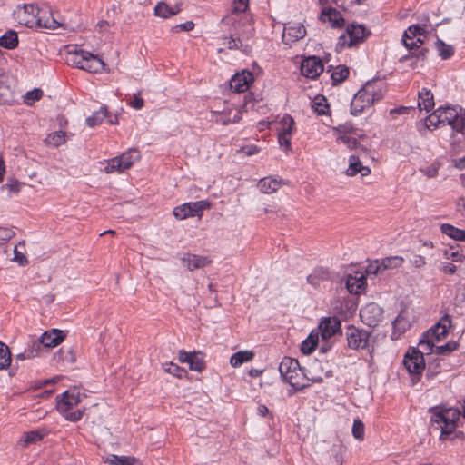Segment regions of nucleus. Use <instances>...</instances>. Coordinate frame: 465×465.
<instances>
[{"label":"nucleus","instance_id":"nucleus-37","mask_svg":"<svg viewBox=\"0 0 465 465\" xmlns=\"http://www.w3.org/2000/svg\"><path fill=\"white\" fill-rule=\"evenodd\" d=\"M38 27H45L48 29H56L61 26V24L58 23L51 15V13L47 10L40 9V21L37 24Z\"/></svg>","mask_w":465,"mask_h":465},{"label":"nucleus","instance_id":"nucleus-6","mask_svg":"<svg viewBox=\"0 0 465 465\" xmlns=\"http://www.w3.org/2000/svg\"><path fill=\"white\" fill-rule=\"evenodd\" d=\"M80 401V392L75 389L68 390L56 397V409L65 420L75 422L84 415V411L76 408Z\"/></svg>","mask_w":465,"mask_h":465},{"label":"nucleus","instance_id":"nucleus-1","mask_svg":"<svg viewBox=\"0 0 465 465\" xmlns=\"http://www.w3.org/2000/svg\"><path fill=\"white\" fill-rule=\"evenodd\" d=\"M279 371L283 380L288 382L294 391H300L310 386V381L312 382H322L323 377L321 375L311 374L307 377L300 367L297 360L285 357L279 365Z\"/></svg>","mask_w":465,"mask_h":465},{"label":"nucleus","instance_id":"nucleus-36","mask_svg":"<svg viewBox=\"0 0 465 465\" xmlns=\"http://www.w3.org/2000/svg\"><path fill=\"white\" fill-rule=\"evenodd\" d=\"M140 157V153L135 149H131L117 156L124 171L129 169L135 162L139 161Z\"/></svg>","mask_w":465,"mask_h":465},{"label":"nucleus","instance_id":"nucleus-53","mask_svg":"<svg viewBox=\"0 0 465 465\" xmlns=\"http://www.w3.org/2000/svg\"><path fill=\"white\" fill-rule=\"evenodd\" d=\"M163 369L166 372L173 374V376H176L178 378H182L186 373V371L184 369L180 368L177 364H174L173 362L164 363Z\"/></svg>","mask_w":465,"mask_h":465},{"label":"nucleus","instance_id":"nucleus-12","mask_svg":"<svg viewBox=\"0 0 465 465\" xmlns=\"http://www.w3.org/2000/svg\"><path fill=\"white\" fill-rule=\"evenodd\" d=\"M16 20L27 27L37 26L40 21V9L34 5H25L15 12Z\"/></svg>","mask_w":465,"mask_h":465},{"label":"nucleus","instance_id":"nucleus-26","mask_svg":"<svg viewBox=\"0 0 465 465\" xmlns=\"http://www.w3.org/2000/svg\"><path fill=\"white\" fill-rule=\"evenodd\" d=\"M391 339L398 340L403 336L407 329V313L401 310L395 320L392 322Z\"/></svg>","mask_w":465,"mask_h":465},{"label":"nucleus","instance_id":"nucleus-19","mask_svg":"<svg viewBox=\"0 0 465 465\" xmlns=\"http://www.w3.org/2000/svg\"><path fill=\"white\" fill-rule=\"evenodd\" d=\"M253 81V74L249 71H242L240 74H236L230 81L231 89L236 93H243L247 91L250 84Z\"/></svg>","mask_w":465,"mask_h":465},{"label":"nucleus","instance_id":"nucleus-9","mask_svg":"<svg viewBox=\"0 0 465 465\" xmlns=\"http://www.w3.org/2000/svg\"><path fill=\"white\" fill-rule=\"evenodd\" d=\"M371 32L362 25L351 24L345 33L340 35L338 46L341 48L353 47L363 43Z\"/></svg>","mask_w":465,"mask_h":465},{"label":"nucleus","instance_id":"nucleus-22","mask_svg":"<svg viewBox=\"0 0 465 465\" xmlns=\"http://www.w3.org/2000/svg\"><path fill=\"white\" fill-rule=\"evenodd\" d=\"M322 337L328 339L341 331V322L336 317H329L322 321L320 324Z\"/></svg>","mask_w":465,"mask_h":465},{"label":"nucleus","instance_id":"nucleus-23","mask_svg":"<svg viewBox=\"0 0 465 465\" xmlns=\"http://www.w3.org/2000/svg\"><path fill=\"white\" fill-rule=\"evenodd\" d=\"M345 173L348 176H355L360 173L362 177H365L371 173V169L368 166L363 165L358 156L351 155Z\"/></svg>","mask_w":465,"mask_h":465},{"label":"nucleus","instance_id":"nucleus-40","mask_svg":"<svg viewBox=\"0 0 465 465\" xmlns=\"http://www.w3.org/2000/svg\"><path fill=\"white\" fill-rule=\"evenodd\" d=\"M322 16L327 18L333 27L341 28L344 24L341 14L334 8H330L323 12Z\"/></svg>","mask_w":465,"mask_h":465},{"label":"nucleus","instance_id":"nucleus-38","mask_svg":"<svg viewBox=\"0 0 465 465\" xmlns=\"http://www.w3.org/2000/svg\"><path fill=\"white\" fill-rule=\"evenodd\" d=\"M441 232L453 240L465 242V230L459 229L449 223L440 225Z\"/></svg>","mask_w":465,"mask_h":465},{"label":"nucleus","instance_id":"nucleus-5","mask_svg":"<svg viewBox=\"0 0 465 465\" xmlns=\"http://www.w3.org/2000/svg\"><path fill=\"white\" fill-rule=\"evenodd\" d=\"M383 94L376 82H368L357 92L351 103V114L358 115L375 102L380 101Z\"/></svg>","mask_w":465,"mask_h":465},{"label":"nucleus","instance_id":"nucleus-59","mask_svg":"<svg viewBox=\"0 0 465 465\" xmlns=\"http://www.w3.org/2000/svg\"><path fill=\"white\" fill-rule=\"evenodd\" d=\"M129 104L136 110H140L143 107L144 102L143 98L139 96V94H135L133 95L132 99L129 102Z\"/></svg>","mask_w":465,"mask_h":465},{"label":"nucleus","instance_id":"nucleus-61","mask_svg":"<svg viewBox=\"0 0 465 465\" xmlns=\"http://www.w3.org/2000/svg\"><path fill=\"white\" fill-rule=\"evenodd\" d=\"M194 27V24L193 22L192 21H187L185 23H183V24H180V25H177L175 26H173L172 28V30L173 32H178V31H191L193 30Z\"/></svg>","mask_w":465,"mask_h":465},{"label":"nucleus","instance_id":"nucleus-50","mask_svg":"<svg viewBox=\"0 0 465 465\" xmlns=\"http://www.w3.org/2000/svg\"><path fill=\"white\" fill-rule=\"evenodd\" d=\"M124 169L122 168L121 163L117 157L112 158L111 160L106 162V164L104 168V172L106 173H112L114 172L122 173Z\"/></svg>","mask_w":465,"mask_h":465},{"label":"nucleus","instance_id":"nucleus-33","mask_svg":"<svg viewBox=\"0 0 465 465\" xmlns=\"http://www.w3.org/2000/svg\"><path fill=\"white\" fill-rule=\"evenodd\" d=\"M282 180L273 177H264L258 183V187L263 193H272L282 185Z\"/></svg>","mask_w":465,"mask_h":465},{"label":"nucleus","instance_id":"nucleus-55","mask_svg":"<svg viewBox=\"0 0 465 465\" xmlns=\"http://www.w3.org/2000/svg\"><path fill=\"white\" fill-rule=\"evenodd\" d=\"M458 348V343L456 341H448L446 344L442 346H437L435 349V352L439 355L447 354Z\"/></svg>","mask_w":465,"mask_h":465},{"label":"nucleus","instance_id":"nucleus-28","mask_svg":"<svg viewBox=\"0 0 465 465\" xmlns=\"http://www.w3.org/2000/svg\"><path fill=\"white\" fill-rule=\"evenodd\" d=\"M366 285L365 276L363 274L360 275H349L346 280V288L349 292L352 294L361 293Z\"/></svg>","mask_w":465,"mask_h":465},{"label":"nucleus","instance_id":"nucleus-60","mask_svg":"<svg viewBox=\"0 0 465 465\" xmlns=\"http://www.w3.org/2000/svg\"><path fill=\"white\" fill-rule=\"evenodd\" d=\"M292 134H283L278 133V142L281 146H284L286 150L291 148Z\"/></svg>","mask_w":465,"mask_h":465},{"label":"nucleus","instance_id":"nucleus-3","mask_svg":"<svg viewBox=\"0 0 465 465\" xmlns=\"http://www.w3.org/2000/svg\"><path fill=\"white\" fill-rule=\"evenodd\" d=\"M427 24L409 25V35L413 37L417 36L416 41L409 42V66L412 68H419L423 65L425 60V53L427 49L421 47L424 39L427 37ZM409 35V40H411Z\"/></svg>","mask_w":465,"mask_h":465},{"label":"nucleus","instance_id":"nucleus-7","mask_svg":"<svg viewBox=\"0 0 465 465\" xmlns=\"http://www.w3.org/2000/svg\"><path fill=\"white\" fill-rule=\"evenodd\" d=\"M460 411L458 408H441L435 412L432 420L440 424L441 438L451 434L457 427V422L460 417Z\"/></svg>","mask_w":465,"mask_h":465},{"label":"nucleus","instance_id":"nucleus-14","mask_svg":"<svg viewBox=\"0 0 465 465\" xmlns=\"http://www.w3.org/2000/svg\"><path fill=\"white\" fill-rule=\"evenodd\" d=\"M383 311L377 303L371 302L362 307L360 311L361 322L370 326L375 327L382 320Z\"/></svg>","mask_w":465,"mask_h":465},{"label":"nucleus","instance_id":"nucleus-34","mask_svg":"<svg viewBox=\"0 0 465 465\" xmlns=\"http://www.w3.org/2000/svg\"><path fill=\"white\" fill-rule=\"evenodd\" d=\"M104 462L111 465H140L139 460L131 456L110 454L104 458Z\"/></svg>","mask_w":465,"mask_h":465},{"label":"nucleus","instance_id":"nucleus-49","mask_svg":"<svg viewBox=\"0 0 465 465\" xmlns=\"http://www.w3.org/2000/svg\"><path fill=\"white\" fill-rule=\"evenodd\" d=\"M436 48L439 55L442 59H448L454 54V48L452 45L445 44L441 40H438L436 43Z\"/></svg>","mask_w":465,"mask_h":465},{"label":"nucleus","instance_id":"nucleus-20","mask_svg":"<svg viewBox=\"0 0 465 465\" xmlns=\"http://www.w3.org/2000/svg\"><path fill=\"white\" fill-rule=\"evenodd\" d=\"M451 320L449 315H445L441 320L431 327L427 332L426 337H430L435 341H440L448 332L447 324L450 325Z\"/></svg>","mask_w":465,"mask_h":465},{"label":"nucleus","instance_id":"nucleus-44","mask_svg":"<svg viewBox=\"0 0 465 465\" xmlns=\"http://www.w3.org/2000/svg\"><path fill=\"white\" fill-rule=\"evenodd\" d=\"M107 116V109L101 107L98 111L94 112L91 116L86 118V124L89 127L99 125Z\"/></svg>","mask_w":465,"mask_h":465},{"label":"nucleus","instance_id":"nucleus-4","mask_svg":"<svg viewBox=\"0 0 465 465\" xmlns=\"http://www.w3.org/2000/svg\"><path fill=\"white\" fill-rule=\"evenodd\" d=\"M428 121L433 127L450 125L453 131L465 134V115L455 107L440 106L428 116Z\"/></svg>","mask_w":465,"mask_h":465},{"label":"nucleus","instance_id":"nucleus-25","mask_svg":"<svg viewBox=\"0 0 465 465\" xmlns=\"http://www.w3.org/2000/svg\"><path fill=\"white\" fill-rule=\"evenodd\" d=\"M215 122L223 125H227L230 123H237L242 118L239 109H227L223 112H215Z\"/></svg>","mask_w":465,"mask_h":465},{"label":"nucleus","instance_id":"nucleus-10","mask_svg":"<svg viewBox=\"0 0 465 465\" xmlns=\"http://www.w3.org/2000/svg\"><path fill=\"white\" fill-rule=\"evenodd\" d=\"M229 35H223L221 38L222 45L230 50H241L243 47L242 37H249L251 35V27L235 25L234 26H225Z\"/></svg>","mask_w":465,"mask_h":465},{"label":"nucleus","instance_id":"nucleus-51","mask_svg":"<svg viewBox=\"0 0 465 465\" xmlns=\"http://www.w3.org/2000/svg\"><path fill=\"white\" fill-rule=\"evenodd\" d=\"M352 435L358 440L364 439L365 427L363 422L360 419H355L352 425Z\"/></svg>","mask_w":465,"mask_h":465},{"label":"nucleus","instance_id":"nucleus-21","mask_svg":"<svg viewBox=\"0 0 465 465\" xmlns=\"http://www.w3.org/2000/svg\"><path fill=\"white\" fill-rule=\"evenodd\" d=\"M182 262L189 271H193L208 266L212 261L207 256L186 253L183 256Z\"/></svg>","mask_w":465,"mask_h":465},{"label":"nucleus","instance_id":"nucleus-39","mask_svg":"<svg viewBox=\"0 0 465 465\" xmlns=\"http://www.w3.org/2000/svg\"><path fill=\"white\" fill-rule=\"evenodd\" d=\"M294 129V120L289 114H284L277 123V133L283 134H292Z\"/></svg>","mask_w":465,"mask_h":465},{"label":"nucleus","instance_id":"nucleus-42","mask_svg":"<svg viewBox=\"0 0 465 465\" xmlns=\"http://www.w3.org/2000/svg\"><path fill=\"white\" fill-rule=\"evenodd\" d=\"M319 341L318 332H311L310 335L304 340L301 346V351L303 354L309 355L311 354L316 348V345Z\"/></svg>","mask_w":465,"mask_h":465},{"label":"nucleus","instance_id":"nucleus-47","mask_svg":"<svg viewBox=\"0 0 465 465\" xmlns=\"http://www.w3.org/2000/svg\"><path fill=\"white\" fill-rule=\"evenodd\" d=\"M65 141V133L63 131H57L50 134L45 140L46 144L54 145L55 147L64 143Z\"/></svg>","mask_w":465,"mask_h":465},{"label":"nucleus","instance_id":"nucleus-15","mask_svg":"<svg viewBox=\"0 0 465 465\" xmlns=\"http://www.w3.org/2000/svg\"><path fill=\"white\" fill-rule=\"evenodd\" d=\"M424 370L425 361L420 354H416V356L409 355V385H417L421 380Z\"/></svg>","mask_w":465,"mask_h":465},{"label":"nucleus","instance_id":"nucleus-27","mask_svg":"<svg viewBox=\"0 0 465 465\" xmlns=\"http://www.w3.org/2000/svg\"><path fill=\"white\" fill-rule=\"evenodd\" d=\"M417 106L420 111H426L427 113L434 106V97L430 90L422 88L421 91L418 92V103Z\"/></svg>","mask_w":465,"mask_h":465},{"label":"nucleus","instance_id":"nucleus-31","mask_svg":"<svg viewBox=\"0 0 465 465\" xmlns=\"http://www.w3.org/2000/svg\"><path fill=\"white\" fill-rule=\"evenodd\" d=\"M254 355L252 350L239 351L231 356L230 364L234 368H238L243 363L251 361Z\"/></svg>","mask_w":465,"mask_h":465},{"label":"nucleus","instance_id":"nucleus-54","mask_svg":"<svg viewBox=\"0 0 465 465\" xmlns=\"http://www.w3.org/2000/svg\"><path fill=\"white\" fill-rule=\"evenodd\" d=\"M40 345L34 344L32 349L25 350V352L16 355V359L25 360L32 359L39 355Z\"/></svg>","mask_w":465,"mask_h":465},{"label":"nucleus","instance_id":"nucleus-62","mask_svg":"<svg viewBox=\"0 0 465 465\" xmlns=\"http://www.w3.org/2000/svg\"><path fill=\"white\" fill-rule=\"evenodd\" d=\"M15 235V232L12 229L0 227V240L8 241Z\"/></svg>","mask_w":465,"mask_h":465},{"label":"nucleus","instance_id":"nucleus-35","mask_svg":"<svg viewBox=\"0 0 465 465\" xmlns=\"http://www.w3.org/2000/svg\"><path fill=\"white\" fill-rule=\"evenodd\" d=\"M18 44V35L15 30H7L2 36H0V46L5 49H15L17 47Z\"/></svg>","mask_w":465,"mask_h":465},{"label":"nucleus","instance_id":"nucleus-17","mask_svg":"<svg viewBox=\"0 0 465 465\" xmlns=\"http://www.w3.org/2000/svg\"><path fill=\"white\" fill-rule=\"evenodd\" d=\"M301 72L305 77L315 79L323 72V64L319 58L311 56L302 62Z\"/></svg>","mask_w":465,"mask_h":465},{"label":"nucleus","instance_id":"nucleus-8","mask_svg":"<svg viewBox=\"0 0 465 465\" xmlns=\"http://www.w3.org/2000/svg\"><path fill=\"white\" fill-rule=\"evenodd\" d=\"M249 8V0H233L231 13L225 15L222 21V26L242 25L251 27L246 11Z\"/></svg>","mask_w":465,"mask_h":465},{"label":"nucleus","instance_id":"nucleus-63","mask_svg":"<svg viewBox=\"0 0 465 465\" xmlns=\"http://www.w3.org/2000/svg\"><path fill=\"white\" fill-rule=\"evenodd\" d=\"M456 211L460 216H465V196H460L457 199Z\"/></svg>","mask_w":465,"mask_h":465},{"label":"nucleus","instance_id":"nucleus-43","mask_svg":"<svg viewBox=\"0 0 465 465\" xmlns=\"http://www.w3.org/2000/svg\"><path fill=\"white\" fill-rule=\"evenodd\" d=\"M350 70L346 65L340 64L332 68L331 78L333 84H339L347 79Z\"/></svg>","mask_w":465,"mask_h":465},{"label":"nucleus","instance_id":"nucleus-46","mask_svg":"<svg viewBox=\"0 0 465 465\" xmlns=\"http://www.w3.org/2000/svg\"><path fill=\"white\" fill-rule=\"evenodd\" d=\"M11 364V352L9 348L0 341V370H5Z\"/></svg>","mask_w":465,"mask_h":465},{"label":"nucleus","instance_id":"nucleus-45","mask_svg":"<svg viewBox=\"0 0 465 465\" xmlns=\"http://www.w3.org/2000/svg\"><path fill=\"white\" fill-rule=\"evenodd\" d=\"M312 108L319 115L327 114L329 112V104L327 99L322 95H317L312 102Z\"/></svg>","mask_w":465,"mask_h":465},{"label":"nucleus","instance_id":"nucleus-11","mask_svg":"<svg viewBox=\"0 0 465 465\" xmlns=\"http://www.w3.org/2000/svg\"><path fill=\"white\" fill-rule=\"evenodd\" d=\"M211 207V204L206 200L186 203L176 206L173 213L176 219L184 220L189 217L197 216L201 218L203 215V211L207 210Z\"/></svg>","mask_w":465,"mask_h":465},{"label":"nucleus","instance_id":"nucleus-30","mask_svg":"<svg viewBox=\"0 0 465 465\" xmlns=\"http://www.w3.org/2000/svg\"><path fill=\"white\" fill-rule=\"evenodd\" d=\"M419 349L412 348L411 351H409L410 356H416L420 354L423 358L424 355H429L431 353L434 348V341L430 339V337H426V333L423 335V338L419 341Z\"/></svg>","mask_w":465,"mask_h":465},{"label":"nucleus","instance_id":"nucleus-52","mask_svg":"<svg viewBox=\"0 0 465 465\" xmlns=\"http://www.w3.org/2000/svg\"><path fill=\"white\" fill-rule=\"evenodd\" d=\"M188 365L190 370L195 371H202L204 369V362L197 352H193V357L190 359Z\"/></svg>","mask_w":465,"mask_h":465},{"label":"nucleus","instance_id":"nucleus-58","mask_svg":"<svg viewBox=\"0 0 465 465\" xmlns=\"http://www.w3.org/2000/svg\"><path fill=\"white\" fill-rule=\"evenodd\" d=\"M383 272L381 261H375L374 262L368 265L366 269V273L368 275H377Z\"/></svg>","mask_w":465,"mask_h":465},{"label":"nucleus","instance_id":"nucleus-24","mask_svg":"<svg viewBox=\"0 0 465 465\" xmlns=\"http://www.w3.org/2000/svg\"><path fill=\"white\" fill-rule=\"evenodd\" d=\"M64 335L62 331L53 329L51 331L45 332L39 341V342H35V344L43 345L46 348H52L57 346L64 341Z\"/></svg>","mask_w":465,"mask_h":465},{"label":"nucleus","instance_id":"nucleus-48","mask_svg":"<svg viewBox=\"0 0 465 465\" xmlns=\"http://www.w3.org/2000/svg\"><path fill=\"white\" fill-rule=\"evenodd\" d=\"M404 262V258L401 256H391L381 260L382 270L393 269L401 266Z\"/></svg>","mask_w":465,"mask_h":465},{"label":"nucleus","instance_id":"nucleus-41","mask_svg":"<svg viewBox=\"0 0 465 465\" xmlns=\"http://www.w3.org/2000/svg\"><path fill=\"white\" fill-rule=\"evenodd\" d=\"M178 7H171L163 2L158 3L154 7V15L162 18H169L179 12Z\"/></svg>","mask_w":465,"mask_h":465},{"label":"nucleus","instance_id":"nucleus-13","mask_svg":"<svg viewBox=\"0 0 465 465\" xmlns=\"http://www.w3.org/2000/svg\"><path fill=\"white\" fill-rule=\"evenodd\" d=\"M333 135L338 143H344L349 149H358L360 143L356 138V133L351 126L339 125L332 129Z\"/></svg>","mask_w":465,"mask_h":465},{"label":"nucleus","instance_id":"nucleus-18","mask_svg":"<svg viewBox=\"0 0 465 465\" xmlns=\"http://www.w3.org/2000/svg\"><path fill=\"white\" fill-rule=\"evenodd\" d=\"M305 35L306 30L302 24L289 23L284 25L282 41L286 45H292V43L303 38Z\"/></svg>","mask_w":465,"mask_h":465},{"label":"nucleus","instance_id":"nucleus-2","mask_svg":"<svg viewBox=\"0 0 465 465\" xmlns=\"http://www.w3.org/2000/svg\"><path fill=\"white\" fill-rule=\"evenodd\" d=\"M66 63L78 69L93 74L106 70V65L101 58L85 50L78 49L77 47H73L68 50Z\"/></svg>","mask_w":465,"mask_h":465},{"label":"nucleus","instance_id":"nucleus-56","mask_svg":"<svg viewBox=\"0 0 465 465\" xmlns=\"http://www.w3.org/2000/svg\"><path fill=\"white\" fill-rule=\"evenodd\" d=\"M42 95H43V91L39 88H35V89L29 91L25 94V102L27 104H31L35 101L39 100L42 97Z\"/></svg>","mask_w":465,"mask_h":465},{"label":"nucleus","instance_id":"nucleus-32","mask_svg":"<svg viewBox=\"0 0 465 465\" xmlns=\"http://www.w3.org/2000/svg\"><path fill=\"white\" fill-rule=\"evenodd\" d=\"M11 98L9 76L5 72L0 71V104H8L11 101Z\"/></svg>","mask_w":465,"mask_h":465},{"label":"nucleus","instance_id":"nucleus-29","mask_svg":"<svg viewBox=\"0 0 465 465\" xmlns=\"http://www.w3.org/2000/svg\"><path fill=\"white\" fill-rule=\"evenodd\" d=\"M331 273L327 269L317 268L307 277V282L314 288H318L322 283L330 281Z\"/></svg>","mask_w":465,"mask_h":465},{"label":"nucleus","instance_id":"nucleus-16","mask_svg":"<svg viewBox=\"0 0 465 465\" xmlns=\"http://www.w3.org/2000/svg\"><path fill=\"white\" fill-rule=\"evenodd\" d=\"M347 341L351 349H364L368 345L369 333L366 331L351 326L347 330Z\"/></svg>","mask_w":465,"mask_h":465},{"label":"nucleus","instance_id":"nucleus-57","mask_svg":"<svg viewBox=\"0 0 465 465\" xmlns=\"http://www.w3.org/2000/svg\"><path fill=\"white\" fill-rule=\"evenodd\" d=\"M42 437L43 436L40 432L33 430V431L25 433L23 439H24L25 445H28V444L35 443V442L41 440Z\"/></svg>","mask_w":465,"mask_h":465},{"label":"nucleus","instance_id":"nucleus-64","mask_svg":"<svg viewBox=\"0 0 465 465\" xmlns=\"http://www.w3.org/2000/svg\"><path fill=\"white\" fill-rule=\"evenodd\" d=\"M240 152L244 153L247 156H252L259 152V148L254 144H251L242 147Z\"/></svg>","mask_w":465,"mask_h":465}]
</instances>
